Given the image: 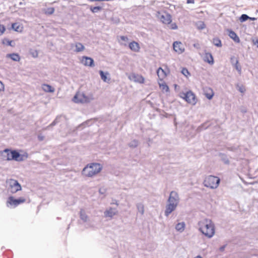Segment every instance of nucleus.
I'll use <instances>...</instances> for the list:
<instances>
[{
	"mask_svg": "<svg viewBox=\"0 0 258 258\" xmlns=\"http://www.w3.org/2000/svg\"><path fill=\"white\" fill-rule=\"evenodd\" d=\"M7 184L9 185V191L12 194H15L21 190V184L15 179L12 178L8 179L7 180Z\"/></svg>",
	"mask_w": 258,
	"mask_h": 258,
	"instance_id": "nucleus-5",
	"label": "nucleus"
},
{
	"mask_svg": "<svg viewBox=\"0 0 258 258\" xmlns=\"http://www.w3.org/2000/svg\"><path fill=\"white\" fill-rule=\"evenodd\" d=\"M12 28L15 31L20 32L21 31L22 27L20 29V25L18 23H13L12 25Z\"/></svg>",
	"mask_w": 258,
	"mask_h": 258,
	"instance_id": "nucleus-29",
	"label": "nucleus"
},
{
	"mask_svg": "<svg viewBox=\"0 0 258 258\" xmlns=\"http://www.w3.org/2000/svg\"><path fill=\"white\" fill-rule=\"evenodd\" d=\"M199 231L208 238L212 237L215 234V225L211 220L205 219L199 222Z\"/></svg>",
	"mask_w": 258,
	"mask_h": 258,
	"instance_id": "nucleus-1",
	"label": "nucleus"
},
{
	"mask_svg": "<svg viewBox=\"0 0 258 258\" xmlns=\"http://www.w3.org/2000/svg\"><path fill=\"white\" fill-rule=\"evenodd\" d=\"M213 43L217 47H221L222 46L221 41L219 38H214L213 39Z\"/></svg>",
	"mask_w": 258,
	"mask_h": 258,
	"instance_id": "nucleus-31",
	"label": "nucleus"
},
{
	"mask_svg": "<svg viewBox=\"0 0 258 258\" xmlns=\"http://www.w3.org/2000/svg\"><path fill=\"white\" fill-rule=\"evenodd\" d=\"M120 38L121 40H122L123 41H124V42H126L128 40L127 37V36H121L120 37Z\"/></svg>",
	"mask_w": 258,
	"mask_h": 258,
	"instance_id": "nucleus-42",
	"label": "nucleus"
},
{
	"mask_svg": "<svg viewBox=\"0 0 258 258\" xmlns=\"http://www.w3.org/2000/svg\"><path fill=\"white\" fill-rule=\"evenodd\" d=\"M233 66L235 68V69L238 71V73L240 75L241 74V67L239 64V61L238 59H235V63Z\"/></svg>",
	"mask_w": 258,
	"mask_h": 258,
	"instance_id": "nucleus-28",
	"label": "nucleus"
},
{
	"mask_svg": "<svg viewBox=\"0 0 258 258\" xmlns=\"http://www.w3.org/2000/svg\"><path fill=\"white\" fill-rule=\"evenodd\" d=\"M195 258H202L201 256H197V257H195Z\"/></svg>",
	"mask_w": 258,
	"mask_h": 258,
	"instance_id": "nucleus-54",
	"label": "nucleus"
},
{
	"mask_svg": "<svg viewBox=\"0 0 258 258\" xmlns=\"http://www.w3.org/2000/svg\"><path fill=\"white\" fill-rule=\"evenodd\" d=\"M170 28L172 30H176L177 29V26L175 23H171L170 26Z\"/></svg>",
	"mask_w": 258,
	"mask_h": 258,
	"instance_id": "nucleus-41",
	"label": "nucleus"
},
{
	"mask_svg": "<svg viewBox=\"0 0 258 258\" xmlns=\"http://www.w3.org/2000/svg\"><path fill=\"white\" fill-rule=\"evenodd\" d=\"M99 74L101 79L105 82H109L110 79L107 78V75H109L108 73H104L103 71H99Z\"/></svg>",
	"mask_w": 258,
	"mask_h": 258,
	"instance_id": "nucleus-22",
	"label": "nucleus"
},
{
	"mask_svg": "<svg viewBox=\"0 0 258 258\" xmlns=\"http://www.w3.org/2000/svg\"><path fill=\"white\" fill-rule=\"evenodd\" d=\"M204 60L210 64H213L214 62L213 57L210 52H206L205 53Z\"/></svg>",
	"mask_w": 258,
	"mask_h": 258,
	"instance_id": "nucleus-15",
	"label": "nucleus"
},
{
	"mask_svg": "<svg viewBox=\"0 0 258 258\" xmlns=\"http://www.w3.org/2000/svg\"><path fill=\"white\" fill-rule=\"evenodd\" d=\"M249 18H250V17L246 14H242L239 18V20L241 22H244L249 19Z\"/></svg>",
	"mask_w": 258,
	"mask_h": 258,
	"instance_id": "nucleus-35",
	"label": "nucleus"
},
{
	"mask_svg": "<svg viewBox=\"0 0 258 258\" xmlns=\"http://www.w3.org/2000/svg\"><path fill=\"white\" fill-rule=\"evenodd\" d=\"M236 88L241 93H243L245 91V88L242 85H237Z\"/></svg>",
	"mask_w": 258,
	"mask_h": 258,
	"instance_id": "nucleus-38",
	"label": "nucleus"
},
{
	"mask_svg": "<svg viewBox=\"0 0 258 258\" xmlns=\"http://www.w3.org/2000/svg\"><path fill=\"white\" fill-rule=\"evenodd\" d=\"M90 11L93 13H96L98 11H101L102 9V8L100 6H97V7H92L91 6L90 8Z\"/></svg>",
	"mask_w": 258,
	"mask_h": 258,
	"instance_id": "nucleus-32",
	"label": "nucleus"
},
{
	"mask_svg": "<svg viewBox=\"0 0 258 258\" xmlns=\"http://www.w3.org/2000/svg\"><path fill=\"white\" fill-rule=\"evenodd\" d=\"M80 218L84 222L88 220V216L84 209H81L80 211Z\"/></svg>",
	"mask_w": 258,
	"mask_h": 258,
	"instance_id": "nucleus-20",
	"label": "nucleus"
},
{
	"mask_svg": "<svg viewBox=\"0 0 258 258\" xmlns=\"http://www.w3.org/2000/svg\"><path fill=\"white\" fill-rule=\"evenodd\" d=\"M220 182V179L217 176L209 175L207 177L204 181V185L212 189L216 188Z\"/></svg>",
	"mask_w": 258,
	"mask_h": 258,
	"instance_id": "nucleus-4",
	"label": "nucleus"
},
{
	"mask_svg": "<svg viewBox=\"0 0 258 258\" xmlns=\"http://www.w3.org/2000/svg\"><path fill=\"white\" fill-rule=\"evenodd\" d=\"M249 19L254 21V20H255L256 19V18H254V17H250V18H249Z\"/></svg>",
	"mask_w": 258,
	"mask_h": 258,
	"instance_id": "nucleus-52",
	"label": "nucleus"
},
{
	"mask_svg": "<svg viewBox=\"0 0 258 258\" xmlns=\"http://www.w3.org/2000/svg\"><path fill=\"white\" fill-rule=\"evenodd\" d=\"M12 150L9 149H5L0 152V158L3 160L10 161L11 159Z\"/></svg>",
	"mask_w": 258,
	"mask_h": 258,
	"instance_id": "nucleus-10",
	"label": "nucleus"
},
{
	"mask_svg": "<svg viewBox=\"0 0 258 258\" xmlns=\"http://www.w3.org/2000/svg\"><path fill=\"white\" fill-rule=\"evenodd\" d=\"M26 201V199L23 198H20L19 199H15L13 197L11 196L8 198L7 201V204H10L11 206L16 207L19 205L24 203Z\"/></svg>",
	"mask_w": 258,
	"mask_h": 258,
	"instance_id": "nucleus-8",
	"label": "nucleus"
},
{
	"mask_svg": "<svg viewBox=\"0 0 258 258\" xmlns=\"http://www.w3.org/2000/svg\"><path fill=\"white\" fill-rule=\"evenodd\" d=\"M204 94L206 98L209 100L211 99L214 95L213 90L210 87H206L204 89Z\"/></svg>",
	"mask_w": 258,
	"mask_h": 258,
	"instance_id": "nucleus-14",
	"label": "nucleus"
},
{
	"mask_svg": "<svg viewBox=\"0 0 258 258\" xmlns=\"http://www.w3.org/2000/svg\"><path fill=\"white\" fill-rule=\"evenodd\" d=\"M179 202V197L177 192L175 191H171L167 200L164 211V215L166 217H168L176 209Z\"/></svg>",
	"mask_w": 258,
	"mask_h": 258,
	"instance_id": "nucleus-2",
	"label": "nucleus"
},
{
	"mask_svg": "<svg viewBox=\"0 0 258 258\" xmlns=\"http://www.w3.org/2000/svg\"><path fill=\"white\" fill-rule=\"evenodd\" d=\"M76 49L75 50L76 52H79L84 50V46L80 42H77L75 45Z\"/></svg>",
	"mask_w": 258,
	"mask_h": 258,
	"instance_id": "nucleus-26",
	"label": "nucleus"
},
{
	"mask_svg": "<svg viewBox=\"0 0 258 258\" xmlns=\"http://www.w3.org/2000/svg\"><path fill=\"white\" fill-rule=\"evenodd\" d=\"M102 169V166L99 163H90L83 169L82 174L86 177H91L99 173Z\"/></svg>",
	"mask_w": 258,
	"mask_h": 258,
	"instance_id": "nucleus-3",
	"label": "nucleus"
},
{
	"mask_svg": "<svg viewBox=\"0 0 258 258\" xmlns=\"http://www.w3.org/2000/svg\"><path fill=\"white\" fill-rule=\"evenodd\" d=\"M198 28L200 29H203L205 28V25L204 23H202L199 26H198Z\"/></svg>",
	"mask_w": 258,
	"mask_h": 258,
	"instance_id": "nucleus-44",
	"label": "nucleus"
},
{
	"mask_svg": "<svg viewBox=\"0 0 258 258\" xmlns=\"http://www.w3.org/2000/svg\"><path fill=\"white\" fill-rule=\"evenodd\" d=\"M229 36L232 39L234 42L236 43H239L240 42V39L239 37L237 36L236 33L232 31V30H229Z\"/></svg>",
	"mask_w": 258,
	"mask_h": 258,
	"instance_id": "nucleus-16",
	"label": "nucleus"
},
{
	"mask_svg": "<svg viewBox=\"0 0 258 258\" xmlns=\"http://www.w3.org/2000/svg\"><path fill=\"white\" fill-rule=\"evenodd\" d=\"M138 144H139L138 141L135 139V140H132L131 142H130L128 143V145L130 148H136L138 146Z\"/></svg>",
	"mask_w": 258,
	"mask_h": 258,
	"instance_id": "nucleus-30",
	"label": "nucleus"
},
{
	"mask_svg": "<svg viewBox=\"0 0 258 258\" xmlns=\"http://www.w3.org/2000/svg\"><path fill=\"white\" fill-rule=\"evenodd\" d=\"M6 57L15 61H19L20 60V56L18 53H9L7 54Z\"/></svg>",
	"mask_w": 258,
	"mask_h": 258,
	"instance_id": "nucleus-18",
	"label": "nucleus"
},
{
	"mask_svg": "<svg viewBox=\"0 0 258 258\" xmlns=\"http://www.w3.org/2000/svg\"><path fill=\"white\" fill-rule=\"evenodd\" d=\"M181 73L183 75L186 77L190 74L189 72L186 68H183L181 71Z\"/></svg>",
	"mask_w": 258,
	"mask_h": 258,
	"instance_id": "nucleus-39",
	"label": "nucleus"
},
{
	"mask_svg": "<svg viewBox=\"0 0 258 258\" xmlns=\"http://www.w3.org/2000/svg\"><path fill=\"white\" fill-rule=\"evenodd\" d=\"M4 89V86L2 82L0 81V91L3 90Z\"/></svg>",
	"mask_w": 258,
	"mask_h": 258,
	"instance_id": "nucleus-46",
	"label": "nucleus"
},
{
	"mask_svg": "<svg viewBox=\"0 0 258 258\" xmlns=\"http://www.w3.org/2000/svg\"><path fill=\"white\" fill-rule=\"evenodd\" d=\"M253 44L255 45H256L257 47H258V40L256 39L255 41L253 40Z\"/></svg>",
	"mask_w": 258,
	"mask_h": 258,
	"instance_id": "nucleus-49",
	"label": "nucleus"
},
{
	"mask_svg": "<svg viewBox=\"0 0 258 258\" xmlns=\"http://www.w3.org/2000/svg\"><path fill=\"white\" fill-rule=\"evenodd\" d=\"M226 246V244L222 245V246H221V247L219 248V250H220L221 252L225 250V248Z\"/></svg>",
	"mask_w": 258,
	"mask_h": 258,
	"instance_id": "nucleus-45",
	"label": "nucleus"
},
{
	"mask_svg": "<svg viewBox=\"0 0 258 258\" xmlns=\"http://www.w3.org/2000/svg\"><path fill=\"white\" fill-rule=\"evenodd\" d=\"M134 81L139 83H143L144 82V78L139 75L134 74L133 76Z\"/></svg>",
	"mask_w": 258,
	"mask_h": 258,
	"instance_id": "nucleus-24",
	"label": "nucleus"
},
{
	"mask_svg": "<svg viewBox=\"0 0 258 258\" xmlns=\"http://www.w3.org/2000/svg\"><path fill=\"white\" fill-rule=\"evenodd\" d=\"M180 97L184 99L187 102L192 104H195L197 102L196 96L191 91H188L186 93L181 94Z\"/></svg>",
	"mask_w": 258,
	"mask_h": 258,
	"instance_id": "nucleus-6",
	"label": "nucleus"
},
{
	"mask_svg": "<svg viewBox=\"0 0 258 258\" xmlns=\"http://www.w3.org/2000/svg\"><path fill=\"white\" fill-rule=\"evenodd\" d=\"M112 204H115V205H116L117 206H118V202H117V201H115V202H114H114H113Z\"/></svg>",
	"mask_w": 258,
	"mask_h": 258,
	"instance_id": "nucleus-53",
	"label": "nucleus"
},
{
	"mask_svg": "<svg viewBox=\"0 0 258 258\" xmlns=\"http://www.w3.org/2000/svg\"><path fill=\"white\" fill-rule=\"evenodd\" d=\"M38 55L37 52L35 51L34 52L32 53V55L33 57H37Z\"/></svg>",
	"mask_w": 258,
	"mask_h": 258,
	"instance_id": "nucleus-48",
	"label": "nucleus"
},
{
	"mask_svg": "<svg viewBox=\"0 0 258 258\" xmlns=\"http://www.w3.org/2000/svg\"><path fill=\"white\" fill-rule=\"evenodd\" d=\"M56 124V120H54L50 124V126H54Z\"/></svg>",
	"mask_w": 258,
	"mask_h": 258,
	"instance_id": "nucleus-50",
	"label": "nucleus"
},
{
	"mask_svg": "<svg viewBox=\"0 0 258 258\" xmlns=\"http://www.w3.org/2000/svg\"><path fill=\"white\" fill-rule=\"evenodd\" d=\"M157 74L158 77L161 80L163 79L167 76V74H166L165 71L163 69H162L161 67L158 68V69L157 70Z\"/></svg>",
	"mask_w": 258,
	"mask_h": 258,
	"instance_id": "nucleus-19",
	"label": "nucleus"
},
{
	"mask_svg": "<svg viewBox=\"0 0 258 258\" xmlns=\"http://www.w3.org/2000/svg\"><path fill=\"white\" fill-rule=\"evenodd\" d=\"M160 87L162 91H164L166 92H168L169 91L168 86L165 83L160 84Z\"/></svg>",
	"mask_w": 258,
	"mask_h": 258,
	"instance_id": "nucleus-34",
	"label": "nucleus"
},
{
	"mask_svg": "<svg viewBox=\"0 0 258 258\" xmlns=\"http://www.w3.org/2000/svg\"><path fill=\"white\" fill-rule=\"evenodd\" d=\"M82 63L86 66L90 67L95 66L93 59L88 56H83Z\"/></svg>",
	"mask_w": 258,
	"mask_h": 258,
	"instance_id": "nucleus-13",
	"label": "nucleus"
},
{
	"mask_svg": "<svg viewBox=\"0 0 258 258\" xmlns=\"http://www.w3.org/2000/svg\"><path fill=\"white\" fill-rule=\"evenodd\" d=\"M73 100L75 103H82L83 102L82 99H79L77 94L75 95L73 97Z\"/></svg>",
	"mask_w": 258,
	"mask_h": 258,
	"instance_id": "nucleus-36",
	"label": "nucleus"
},
{
	"mask_svg": "<svg viewBox=\"0 0 258 258\" xmlns=\"http://www.w3.org/2000/svg\"><path fill=\"white\" fill-rule=\"evenodd\" d=\"M156 16L161 22L165 24H169L172 21L171 15L165 12H158Z\"/></svg>",
	"mask_w": 258,
	"mask_h": 258,
	"instance_id": "nucleus-7",
	"label": "nucleus"
},
{
	"mask_svg": "<svg viewBox=\"0 0 258 258\" xmlns=\"http://www.w3.org/2000/svg\"><path fill=\"white\" fill-rule=\"evenodd\" d=\"M237 59L235 56H233L230 58V61L232 65L235 63V59Z\"/></svg>",
	"mask_w": 258,
	"mask_h": 258,
	"instance_id": "nucleus-43",
	"label": "nucleus"
},
{
	"mask_svg": "<svg viewBox=\"0 0 258 258\" xmlns=\"http://www.w3.org/2000/svg\"><path fill=\"white\" fill-rule=\"evenodd\" d=\"M195 3V0H187V4H194Z\"/></svg>",
	"mask_w": 258,
	"mask_h": 258,
	"instance_id": "nucleus-47",
	"label": "nucleus"
},
{
	"mask_svg": "<svg viewBox=\"0 0 258 258\" xmlns=\"http://www.w3.org/2000/svg\"><path fill=\"white\" fill-rule=\"evenodd\" d=\"M6 30L5 27L3 25H0V36L2 35Z\"/></svg>",
	"mask_w": 258,
	"mask_h": 258,
	"instance_id": "nucleus-40",
	"label": "nucleus"
},
{
	"mask_svg": "<svg viewBox=\"0 0 258 258\" xmlns=\"http://www.w3.org/2000/svg\"><path fill=\"white\" fill-rule=\"evenodd\" d=\"M11 157L12 160L20 162L24 160V157H25V158H27V154L26 155L24 154H21L16 150H12Z\"/></svg>",
	"mask_w": 258,
	"mask_h": 258,
	"instance_id": "nucleus-9",
	"label": "nucleus"
},
{
	"mask_svg": "<svg viewBox=\"0 0 258 258\" xmlns=\"http://www.w3.org/2000/svg\"><path fill=\"white\" fill-rule=\"evenodd\" d=\"M42 88L46 92L52 93L54 91V89L48 84H43Z\"/></svg>",
	"mask_w": 258,
	"mask_h": 258,
	"instance_id": "nucleus-23",
	"label": "nucleus"
},
{
	"mask_svg": "<svg viewBox=\"0 0 258 258\" xmlns=\"http://www.w3.org/2000/svg\"><path fill=\"white\" fill-rule=\"evenodd\" d=\"M43 12L47 15H52L54 12V8L53 7L47 8L43 10Z\"/></svg>",
	"mask_w": 258,
	"mask_h": 258,
	"instance_id": "nucleus-27",
	"label": "nucleus"
},
{
	"mask_svg": "<svg viewBox=\"0 0 258 258\" xmlns=\"http://www.w3.org/2000/svg\"><path fill=\"white\" fill-rule=\"evenodd\" d=\"M2 43L3 44H6L8 46H14V45L12 44L13 41L10 40L7 38H4L2 41Z\"/></svg>",
	"mask_w": 258,
	"mask_h": 258,
	"instance_id": "nucleus-33",
	"label": "nucleus"
},
{
	"mask_svg": "<svg viewBox=\"0 0 258 258\" xmlns=\"http://www.w3.org/2000/svg\"><path fill=\"white\" fill-rule=\"evenodd\" d=\"M173 49L175 51L179 54L182 53L184 51L183 45L181 42L179 41H175L173 44Z\"/></svg>",
	"mask_w": 258,
	"mask_h": 258,
	"instance_id": "nucleus-12",
	"label": "nucleus"
},
{
	"mask_svg": "<svg viewBox=\"0 0 258 258\" xmlns=\"http://www.w3.org/2000/svg\"><path fill=\"white\" fill-rule=\"evenodd\" d=\"M137 209L138 212H139L142 215L144 214V206L143 203H139L136 204Z\"/></svg>",
	"mask_w": 258,
	"mask_h": 258,
	"instance_id": "nucleus-25",
	"label": "nucleus"
},
{
	"mask_svg": "<svg viewBox=\"0 0 258 258\" xmlns=\"http://www.w3.org/2000/svg\"><path fill=\"white\" fill-rule=\"evenodd\" d=\"M129 47L132 50L135 52H138L140 49L139 44L135 41L130 43Z\"/></svg>",
	"mask_w": 258,
	"mask_h": 258,
	"instance_id": "nucleus-17",
	"label": "nucleus"
},
{
	"mask_svg": "<svg viewBox=\"0 0 258 258\" xmlns=\"http://www.w3.org/2000/svg\"><path fill=\"white\" fill-rule=\"evenodd\" d=\"M118 214V211L116 208L109 207L104 212V217L112 219L113 216Z\"/></svg>",
	"mask_w": 258,
	"mask_h": 258,
	"instance_id": "nucleus-11",
	"label": "nucleus"
},
{
	"mask_svg": "<svg viewBox=\"0 0 258 258\" xmlns=\"http://www.w3.org/2000/svg\"><path fill=\"white\" fill-rule=\"evenodd\" d=\"M38 139L39 141H42L43 140V137L38 136Z\"/></svg>",
	"mask_w": 258,
	"mask_h": 258,
	"instance_id": "nucleus-51",
	"label": "nucleus"
},
{
	"mask_svg": "<svg viewBox=\"0 0 258 258\" xmlns=\"http://www.w3.org/2000/svg\"><path fill=\"white\" fill-rule=\"evenodd\" d=\"M185 227V224L184 222H182L180 223H178L175 225V229L176 230V231L181 233V232H182L184 230Z\"/></svg>",
	"mask_w": 258,
	"mask_h": 258,
	"instance_id": "nucleus-21",
	"label": "nucleus"
},
{
	"mask_svg": "<svg viewBox=\"0 0 258 258\" xmlns=\"http://www.w3.org/2000/svg\"><path fill=\"white\" fill-rule=\"evenodd\" d=\"M221 159L222 161L225 164H229V161L228 159L227 158L226 156L224 154H222Z\"/></svg>",
	"mask_w": 258,
	"mask_h": 258,
	"instance_id": "nucleus-37",
	"label": "nucleus"
}]
</instances>
